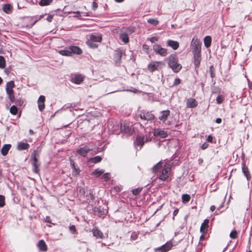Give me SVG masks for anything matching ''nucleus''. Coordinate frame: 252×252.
I'll list each match as a JSON object with an SVG mask.
<instances>
[{"instance_id": "nucleus-1", "label": "nucleus", "mask_w": 252, "mask_h": 252, "mask_svg": "<svg viewBox=\"0 0 252 252\" xmlns=\"http://www.w3.org/2000/svg\"><path fill=\"white\" fill-rule=\"evenodd\" d=\"M168 64L175 73L179 72L182 68L181 64L178 63V59L175 54H172L169 57Z\"/></svg>"}, {"instance_id": "nucleus-2", "label": "nucleus", "mask_w": 252, "mask_h": 252, "mask_svg": "<svg viewBox=\"0 0 252 252\" xmlns=\"http://www.w3.org/2000/svg\"><path fill=\"white\" fill-rule=\"evenodd\" d=\"M171 170L170 165L165 164L158 175L159 179L163 181H166L171 174Z\"/></svg>"}, {"instance_id": "nucleus-3", "label": "nucleus", "mask_w": 252, "mask_h": 252, "mask_svg": "<svg viewBox=\"0 0 252 252\" xmlns=\"http://www.w3.org/2000/svg\"><path fill=\"white\" fill-rule=\"evenodd\" d=\"M190 48L193 54H201V42L196 36L192 38L190 43Z\"/></svg>"}, {"instance_id": "nucleus-4", "label": "nucleus", "mask_w": 252, "mask_h": 252, "mask_svg": "<svg viewBox=\"0 0 252 252\" xmlns=\"http://www.w3.org/2000/svg\"><path fill=\"white\" fill-rule=\"evenodd\" d=\"M139 116L141 119L147 121H152L155 118V115L151 111L144 110L140 111Z\"/></svg>"}, {"instance_id": "nucleus-5", "label": "nucleus", "mask_w": 252, "mask_h": 252, "mask_svg": "<svg viewBox=\"0 0 252 252\" xmlns=\"http://www.w3.org/2000/svg\"><path fill=\"white\" fill-rule=\"evenodd\" d=\"M15 87L14 83L13 81H10L7 83L6 86V92L8 95L9 99L11 101H14L15 96L14 95L13 88Z\"/></svg>"}, {"instance_id": "nucleus-6", "label": "nucleus", "mask_w": 252, "mask_h": 252, "mask_svg": "<svg viewBox=\"0 0 252 252\" xmlns=\"http://www.w3.org/2000/svg\"><path fill=\"white\" fill-rule=\"evenodd\" d=\"M164 63L162 62H153L148 65V69L150 72H153L156 70L161 68Z\"/></svg>"}, {"instance_id": "nucleus-7", "label": "nucleus", "mask_w": 252, "mask_h": 252, "mask_svg": "<svg viewBox=\"0 0 252 252\" xmlns=\"http://www.w3.org/2000/svg\"><path fill=\"white\" fill-rule=\"evenodd\" d=\"M153 50L157 54L162 57H165L168 54L166 49L162 48L160 45L157 44L153 45Z\"/></svg>"}, {"instance_id": "nucleus-8", "label": "nucleus", "mask_w": 252, "mask_h": 252, "mask_svg": "<svg viewBox=\"0 0 252 252\" xmlns=\"http://www.w3.org/2000/svg\"><path fill=\"white\" fill-rule=\"evenodd\" d=\"M170 114L171 112L168 109L161 111L159 112L158 119L163 123H165L168 119V118L170 116Z\"/></svg>"}, {"instance_id": "nucleus-9", "label": "nucleus", "mask_w": 252, "mask_h": 252, "mask_svg": "<svg viewBox=\"0 0 252 252\" xmlns=\"http://www.w3.org/2000/svg\"><path fill=\"white\" fill-rule=\"evenodd\" d=\"M242 171L247 181L249 182L252 179V175L248 167L246 165L245 161H243L242 162Z\"/></svg>"}, {"instance_id": "nucleus-10", "label": "nucleus", "mask_w": 252, "mask_h": 252, "mask_svg": "<svg viewBox=\"0 0 252 252\" xmlns=\"http://www.w3.org/2000/svg\"><path fill=\"white\" fill-rule=\"evenodd\" d=\"M39 156V152H37V151H34V154L32 159L33 160V165L34 167V172L36 173H37L39 171V167L40 166V163L38 160V158Z\"/></svg>"}, {"instance_id": "nucleus-11", "label": "nucleus", "mask_w": 252, "mask_h": 252, "mask_svg": "<svg viewBox=\"0 0 252 252\" xmlns=\"http://www.w3.org/2000/svg\"><path fill=\"white\" fill-rule=\"evenodd\" d=\"M155 136H159L162 138H166L168 136L167 132L160 128H156L154 131Z\"/></svg>"}, {"instance_id": "nucleus-12", "label": "nucleus", "mask_w": 252, "mask_h": 252, "mask_svg": "<svg viewBox=\"0 0 252 252\" xmlns=\"http://www.w3.org/2000/svg\"><path fill=\"white\" fill-rule=\"evenodd\" d=\"M68 49L71 52V56L73 55H80L82 53V50L78 46H70L68 47Z\"/></svg>"}, {"instance_id": "nucleus-13", "label": "nucleus", "mask_w": 252, "mask_h": 252, "mask_svg": "<svg viewBox=\"0 0 252 252\" xmlns=\"http://www.w3.org/2000/svg\"><path fill=\"white\" fill-rule=\"evenodd\" d=\"M198 105L197 101L193 98L187 99L186 101V106L187 108H193L196 107Z\"/></svg>"}, {"instance_id": "nucleus-14", "label": "nucleus", "mask_w": 252, "mask_h": 252, "mask_svg": "<svg viewBox=\"0 0 252 252\" xmlns=\"http://www.w3.org/2000/svg\"><path fill=\"white\" fill-rule=\"evenodd\" d=\"M92 233L93 236L98 239H103L104 238V235L101 231H100L97 227H94L92 230Z\"/></svg>"}, {"instance_id": "nucleus-15", "label": "nucleus", "mask_w": 252, "mask_h": 252, "mask_svg": "<svg viewBox=\"0 0 252 252\" xmlns=\"http://www.w3.org/2000/svg\"><path fill=\"white\" fill-rule=\"evenodd\" d=\"M91 151V149H90L87 146H85L84 147H82L78 149L76 152L81 156L85 157L87 156V154Z\"/></svg>"}, {"instance_id": "nucleus-16", "label": "nucleus", "mask_w": 252, "mask_h": 252, "mask_svg": "<svg viewBox=\"0 0 252 252\" xmlns=\"http://www.w3.org/2000/svg\"><path fill=\"white\" fill-rule=\"evenodd\" d=\"M193 55L194 64L195 65V69L199 68L201 61V54H195Z\"/></svg>"}, {"instance_id": "nucleus-17", "label": "nucleus", "mask_w": 252, "mask_h": 252, "mask_svg": "<svg viewBox=\"0 0 252 252\" xmlns=\"http://www.w3.org/2000/svg\"><path fill=\"white\" fill-rule=\"evenodd\" d=\"M45 97L44 95H40L38 100V107L40 111H42L45 108Z\"/></svg>"}, {"instance_id": "nucleus-18", "label": "nucleus", "mask_w": 252, "mask_h": 252, "mask_svg": "<svg viewBox=\"0 0 252 252\" xmlns=\"http://www.w3.org/2000/svg\"><path fill=\"white\" fill-rule=\"evenodd\" d=\"M209 220L208 219H205L203 223L201 224L200 230L201 233H207L208 228L209 227Z\"/></svg>"}, {"instance_id": "nucleus-19", "label": "nucleus", "mask_w": 252, "mask_h": 252, "mask_svg": "<svg viewBox=\"0 0 252 252\" xmlns=\"http://www.w3.org/2000/svg\"><path fill=\"white\" fill-rule=\"evenodd\" d=\"M72 79L75 84H80L83 81L84 77L81 74H75L74 75V77Z\"/></svg>"}, {"instance_id": "nucleus-20", "label": "nucleus", "mask_w": 252, "mask_h": 252, "mask_svg": "<svg viewBox=\"0 0 252 252\" xmlns=\"http://www.w3.org/2000/svg\"><path fill=\"white\" fill-rule=\"evenodd\" d=\"M91 42H101L102 41V36L100 34H92L90 36V40Z\"/></svg>"}, {"instance_id": "nucleus-21", "label": "nucleus", "mask_w": 252, "mask_h": 252, "mask_svg": "<svg viewBox=\"0 0 252 252\" xmlns=\"http://www.w3.org/2000/svg\"><path fill=\"white\" fill-rule=\"evenodd\" d=\"M167 44L168 46L171 47L174 50H177L179 47V43L172 40H168Z\"/></svg>"}, {"instance_id": "nucleus-22", "label": "nucleus", "mask_w": 252, "mask_h": 252, "mask_svg": "<svg viewBox=\"0 0 252 252\" xmlns=\"http://www.w3.org/2000/svg\"><path fill=\"white\" fill-rule=\"evenodd\" d=\"M162 167V161L158 162L156 165H155L153 167V173L158 175V174L161 171Z\"/></svg>"}, {"instance_id": "nucleus-23", "label": "nucleus", "mask_w": 252, "mask_h": 252, "mask_svg": "<svg viewBox=\"0 0 252 252\" xmlns=\"http://www.w3.org/2000/svg\"><path fill=\"white\" fill-rule=\"evenodd\" d=\"M122 52L120 50H117L115 51L114 55V60L115 62H120L121 60Z\"/></svg>"}, {"instance_id": "nucleus-24", "label": "nucleus", "mask_w": 252, "mask_h": 252, "mask_svg": "<svg viewBox=\"0 0 252 252\" xmlns=\"http://www.w3.org/2000/svg\"><path fill=\"white\" fill-rule=\"evenodd\" d=\"M144 137L142 135H137L136 137L135 143L137 146L142 147L144 144Z\"/></svg>"}, {"instance_id": "nucleus-25", "label": "nucleus", "mask_w": 252, "mask_h": 252, "mask_svg": "<svg viewBox=\"0 0 252 252\" xmlns=\"http://www.w3.org/2000/svg\"><path fill=\"white\" fill-rule=\"evenodd\" d=\"M37 246L40 251L42 252H46L47 250V247L45 242L43 240H41L38 242Z\"/></svg>"}, {"instance_id": "nucleus-26", "label": "nucleus", "mask_w": 252, "mask_h": 252, "mask_svg": "<svg viewBox=\"0 0 252 252\" xmlns=\"http://www.w3.org/2000/svg\"><path fill=\"white\" fill-rule=\"evenodd\" d=\"M120 39L125 43L127 44L129 42V39L128 37V35L127 33H125L124 32L121 33L120 34Z\"/></svg>"}, {"instance_id": "nucleus-27", "label": "nucleus", "mask_w": 252, "mask_h": 252, "mask_svg": "<svg viewBox=\"0 0 252 252\" xmlns=\"http://www.w3.org/2000/svg\"><path fill=\"white\" fill-rule=\"evenodd\" d=\"M11 146L10 144L4 145L0 151L1 154L4 156H6L7 154L8 151L10 149Z\"/></svg>"}, {"instance_id": "nucleus-28", "label": "nucleus", "mask_w": 252, "mask_h": 252, "mask_svg": "<svg viewBox=\"0 0 252 252\" xmlns=\"http://www.w3.org/2000/svg\"><path fill=\"white\" fill-rule=\"evenodd\" d=\"M58 53L63 56H71V52L68 49V47L64 48L63 49L59 50Z\"/></svg>"}, {"instance_id": "nucleus-29", "label": "nucleus", "mask_w": 252, "mask_h": 252, "mask_svg": "<svg viewBox=\"0 0 252 252\" xmlns=\"http://www.w3.org/2000/svg\"><path fill=\"white\" fill-rule=\"evenodd\" d=\"M104 172V170L96 169L94 172L91 173V175L94 176L95 178L100 177Z\"/></svg>"}, {"instance_id": "nucleus-30", "label": "nucleus", "mask_w": 252, "mask_h": 252, "mask_svg": "<svg viewBox=\"0 0 252 252\" xmlns=\"http://www.w3.org/2000/svg\"><path fill=\"white\" fill-rule=\"evenodd\" d=\"M102 159V158L100 156H97L94 157L90 158L88 161L95 164L100 162Z\"/></svg>"}, {"instance_id": "nucleus-31", "label": "nucleus", "mask_w": 252, "mask_h": 252, "mask_svg": "<svg viewBox=\"0 0 252 252\" xmlns=\"http://www.w3.org/2000/svg\"><path fill=\"white\" fill-rule=\"evenodd\" d=\"M2 9L7 14H10L12 11V6L9 4L3 5Z\"/></svg>"}, {"instance_id": "nucleus-32", "label": "nucleus", "mask_w": 252, "mask_h": 252, "mask_svg": "<svg viewBox=\"0 0 252 252\" xmlns=\"http://www.w3.org/2000/svg\"><path fill=\"white\" fill-rule=\"evenodd\" d=\"M212 42V38L210 36H206L204 38V45L206 48L210 47Z\"/></svg>"}, {"instance_id": "nucleus-33", "label": "nucleus", "mask_w": 252, "mask_h": 252, "mask_svg": "<svg viewBox=\"0 0 252 252\" xmlns=\"http://www.w3.org/2000/svg\"><path fill=\"white\" fill-rule=\"evenodd\" d=\"M30 145L27 143L20 142L17 145V149L19 150H23L28 149Z\"/></svg>"}, {"instance_id": "nucleus-34", "label": "nucleus", "mask_w": 252, "mask_h": 252, "mask_svg": "<svg viewBox=\"0 0 252 252\" xmlns=\"http://www.w3.org/2000/svg\"><path fill=\"white\" fill-rule=\"evenodd\" d=\"M53 0H36V3H39L41 6L49 5Z\"/></svg>"}, {"instance_id": "nucleus-35", "label": "nucleus", "mask_w": 252, "mask_h": 252, "mask_svg": "<svg viewBox=\"0 0 252 252\" xmlns=\"http://www.w3.org/2000/svg\"><path fill=\"white\" fill-rule=\"evenodd\" d=\"M125 33H127V35L131 34L135 31V28L132 27H128L123 28Z\"/></svg>"}, {"instance_id": "nucleus-36", "label": "nucleus", "mask_w": 252, "mask_h": 252, "mask_svg": "<svg viewBox=\"0 0 252 252\" xmlns=\"http://www.w3.org/2000/svg\"><path fill=\"white\" fill-rule=\"evenodd\" d=\"M190 199V196L188 194H183L182 195V202L184 203H187L189 201Z\"/></svg>"}, {"instance_id": "nucleus-37", "label": "nucleus", "mask_w": 252, "mask_h": 252, "mask_svg": "<svg viewBox=\"0 0 252 252\" xmlns=\"http://www.w3.org/2000/svg\"><path fill=\"white\" fill-rule=\"evenodd\" d=\"M148 23L154 26H157L159 24V21L157 19L150 18L147 20Z\"/></svg>"}, {"instance_id": "nucleus-38", "label": "nucleus", "mask_w": 252, "mask_h": 252, "mask_svg": "<svg viewBox=\"0 0 252 252\" xmlns=\"http://www.w3.org/2000/svg\"><path fill=\"white\" fill-rule=\"evenodd\" d=\"M165 250L164 252H167L169 251L173 247L172 243L171 241L167 242L164 245Z\"/></svg>"}, {"instance_id": "nucleus-39", "label": "nucleus", "mask_w": 252, "mask_h": 252, "mask_svg": "<svg viewBox=\"0 0 252 252\" xmlns=\"http://www.w3.org/2000/svg\"><path fill=\"white\" fill-rule=\"evenodd\" d=\"M229 236L231 239H235L238 237V232L236 230H233L231 231Z\"/></svg>"}, {"instance_id": "nucleus-40", "label": "nucleus", "mask_w": 252, "mask_h": 252, "mask_svg": "<svg viewBox=\"0 0 252 252\" xmlns=\"http://www.w3.org/2000/svg\"><path fill=\"white\" fill-rule=\"evenodd\" d=\"M209 71L211 78H213L215 77V69L213 65H211L209 67Z\"/></svg>"}, {"instance_id": "nucleus-41", "label": "nucleus", "mask_w": 252, "mask_h": 252, "mask_svg": "<svg viewBox=\"0 0 252 252\" xmlns=\"http://www.w3.org/2000/svg\"><path fill=\"white\" fill-rule=\"evenodd\" d=\"M224 98H225V97L224 95H218L216 98L217 103L219 104L221 103L224 100Z\"/></svg>"}, {"instance_id": "nucleus-42", "label": "nucleus", "mask_w": 252, "mask_h": 252, "mask_svg": "<svg viewBox=\"0 0 252 252\" xmlns=\"http://www.w3.org/2000/svg\"><path fill=\"white\" fill-rule=\"evenodd\" d=\"M5 66V61L3 56H0V68H3Z\"/></svg>"}, {"instance_id": "nucleus-43", "label": "nucleus", "mask_w": 252, "mask_h": 252, "mask_svg": "<svg viewBox=\"0 0 252 252\" xmlns=\"http://www.w3.org/2000/svg\"><path fill=\"white\" fill-rule=\"evenodd\" d=\"M87 44L90 48H91L93 49H95L98 47V45L97 44L94 43L93 42H92L90 41H88L87 42Z\"/></svg>"}, {"instance_id": "nucleus-44", "label": "nucleus", "mask_w": 252, "mask_h": 252, "mask_svg": "<svg viewBox=\"0 0 252 252\" xmlns=\"http://www.w3.org/2000/svg\"><path fill=\"white\" fill-rule=\"evenodd\" d=\"M101 179H103L104 181H108L110 179V174L109 173H105L103 174L101 177Z\"/></svg>"}, {"instance_id": "nucleus-45", "label": "nucleus", "mask_w": 252, "mask_h": 252, "mask_svg": "<svg viewBox=\"0 0 252 252\" xmlns=\"http://www.w3.org/2000/svg\"><path fill=\"white\" fill-rule=\"evenodd\" d=\"M86 196L87 197V199L89 202H91V201H94L95 199V197L92 192H90Z\"/></svg>"}, {"instance_id": "nucleus-46", "label": "nucleus", "mask_w": 252, "mask_h": 252, "mask_svg": "<svg viewBox=\"0 0 252 252\" xmlns=\"http://www.w3.org/2000/svg\"><path fill=\"white\" fill-rule=\"evenodd\" d=\"M142 188H138L137 189H132V192L134 195H137L139 194L142 191Z\"/></svg>"}, {"instance_id": "nucleus-47", "label": "nucleus", "mask_w": 252, "mask_h": 252, "mask_svg": "<svg viewBox=\"0 0 252 252\" xmlns=\"http://www.w3.org/2000/svg\"><path fill=\"white\" fill-rule=\"evenodd\" d=\"M10 112L13 114L15 115L17 112V108L15 106H12L10 108Z\"/></svg>"}, {"instance_id": "nucleus-48", "label": "nucleus", "mask_w": 252, "mask_h": 252, "mask_svg": "<svg viewBox=\"0 0 252 252\" xmlns=\"http://www.w3.org/2000/svg\"><path fill=\"white\" fill-rule=\"evenodd\" d=\"M5 198L4 196L0 195V207H2L5 205Z\"/></svg>"}, {"instance_id": "nucleus-49", "label": "nucleus", "mask_w": 252, "mask_h": 252, "mask_svg": "<svg viewBox=\"0 0 252 252\" xmlns=\"http://www.w3.org/2000/svg\"><path fill=\"white\" fill-rule=\"evenodd\" d=\"M181 79L179 78H176L174 80L173 84L171 87L177 86V85H179L180 84H181Z\"/></svg>"}, {"instance_id": "nucleus-50", "label": "nucleus", "mask_w": 252, "mask_h": 252, "mask_svg": "<svg viewBox=\"0 0 252 252\" xmlns=\"http://www.w3.org/2000/svg\"><path fill=\"white\" fill-rule=\"evenodd\" d=\"M45 221L47 223H49L50 224H52L54 225H56V224L55 223H53L51 221V219L50 216H46L45 218Z\"/></svg>"}, {"instance_id": "nucleus-51", "label": "nucleus", "mask_w": 252, "mask_h": 252, "mask_svg": "<svg viewBox=\"0 0 252 252\" xmlns=\"http://www.w3.org/2000/svg\"><path fill=\"white\" fill-rule=\"evenodd\" d=\"M71 165L72 167V168L74 169V170L76 172V175H78L79 174V172H80V170H79V169L78 168H77L76 167V166H75V164H74V162L73 161L71 163Z\"/></svg>"}, {"instance_id": "nucleus-52", "label": "nucleus", "mask_w": 252, "mask_h": 252, "mask_svg": "<svg viewBox=\"0 0 252 252\" xmlns=\"http://www.w3.org/2000/svg\"><path fill=\"white\" fill-rule=\"evenodd\" d=\"M130 237L132 240H135L138 238V234L135 232H133L131 233Z\"/></svg>"}, {"instance_id": "nucleus-53", "label": "nucleus", "mask_w": 252, "mask_h": 252, "mask_svg": "<svg viewBox=\"0 0 252 252\" xmlns=\"http://www.w3.org/2000/svg\"><path fill=\"white\" fill-rule=\"evenodd\" d=\"M69 230L72 234H74L76 232V227L74 225H72L69 226Z\"/></svg>"}, {"instance_id": "nucleus-54", "label": "nucleus", "mask_w": 252, "mask_h": 252, "mask_svg": "<svg viewBox=\"0 0 252 252\" xmlns=\"http://www.w3.org/2000/svg\"><path fill=\"white\" fill-rule=\"evenodd\" d=\"M158 36H154L150 38H148V40H149L152 43H154L156 41H157L158 40Z\"/></svg>"}, {"instance_id": "nucleus-55", "label": "nucleus", "mask_w": 252, "mask_h": 252, "mask_svg": "<svg viewBox=\"0 0 252 252\" xmlns=\"http://www.w3.org/2000/svg\"><path fill=\"white\" fill-rule=\"evenodd\" d=\"M160 250H162L163 252H164L165 247H164V245H163L162 246H161L158 248H157L155 249V252H158V251H160Z\"/></svg>"}, {"instance_id": "nucleus-56", "label": "nucleus", "mask_w": 252, "mask_h": 252, "mask_svg": "<svg viewBox=\"0 0 252 252\" xmlns=\"http://www.w3.org/2000/svg\"><path fill=\"white\" fill-rule=\"evenodd\" d=\"M54 16L53 15H48L47 17L46 18V20L49 22H51L53 20Z\"/></svg>"}, {"instance_id": "nucleus-57", "label": "nucleus", "mask_w": 252, "mask_h": 252, "mask_svg": "<svg viewBox=\"0 0 252 252\" xmlns=\"http://www.w3.org/2000/svg\"><path fill=\"white\" fill-rule=\"evenodd\" d=\"M142 48L143 50L145 51L147 53H148V50L149 49V46L146 44H144L142 46Z\"/></svg>"}, {"instance_id": "nucleus-58", "label": "nucleus", "mask_w": 252, "mask_h": 252, "mask_svg": "<svg viewBox=\"0 0 252 252\" xmlns=\"http://www.w3.org/2000/svg\"><path fill=\"white\" fill-rule=\"evenodd\" d=\"M208 146H209V144L205 142V143H204L202 145V146H201V148L202 150H205V149H206V148H208Z\"/></svg>"}, {"instance_id": "nucleus-59", "label": "nucleus", "mask_w": 252, "mask_h": 252, "mask_svg": "<svg viewBox=\"0 0 252 252\" xmlns=\"http://www.w3.org/2000/svg\"><path fill=\"white\" fill-rule=\"evenodd\" d=\"M213 140V137L212 135H209L207 138V140L208 142L212 143Z\"/></svg>"}, {"instance_id": "nucleus-60", "label": "nucleus", "mask_w": 252, "mask_h": 252, "mask_svg": "<svg viewBox=\"0 0 252 252\" xmlns=\"http://www.w3.org/2000/svg\"><path fill=\"white\" fill-rule=\"evenodd\" d=\"M179 212V209L178 208H176L173 212V219L174 220V217L178 214Z\"/></svg>"}, {"instance_id": "nucleus-61", "label": "nucleus", "mask_w": 252, "mask_h": 252, "mask_svg": "<svg viewBox=\"0 0 252 252\" xmlns=\"http://www.w3.org/2000/svg\"><path fill=\"white\" fill-rule=\"evenodd\" d=\"M206 234V233H202V234L200 237V241H202L205 239Z\"/></svg>"}, {"instance_id": "nucleus-62", "label": "nucleus", "mask_w": 252, "mask_h": 252, "mask_svg": "<svg viewBox=\"0 0 252 252\" xmlns=\"http://www.w3.org/2000/svg\"><path fill=\"white\" fill-rule=\"evenodd\" d=\"M97 8V3L95 1L93 2V9L95 10Z\"/></svg>"}, {"instance_id": "nucleus-63", "label": "nucleus", "mask_w": 252, "mask_h": 252, "mask_svg": "<svg viewBox=\"0 0 252 252\" xmlns=\"http://www.w3.org/2000/svg\"><path fill=\"white\" fill-rule=\"evenodd\" d=\"M223 205H224V202L222 201L221 203H220V205L218 207L217 210H220L223 207Z\"/></svg>"}, {"instance_id": "nucleus-64", "label": "nucleus", "mask_w": 252, "mask_h": 252, "mask_svg": "<svg viewBox=\"0 0 252 252\" xmlns=\"http://www.w3.org/2000/svg\"><path fill=\"white\" fill-rule=\"evenodd\" d=\"M216 208V207L215 205H212L210 207V210L211 212H214Z\"/></svg>"}]
</instances>
